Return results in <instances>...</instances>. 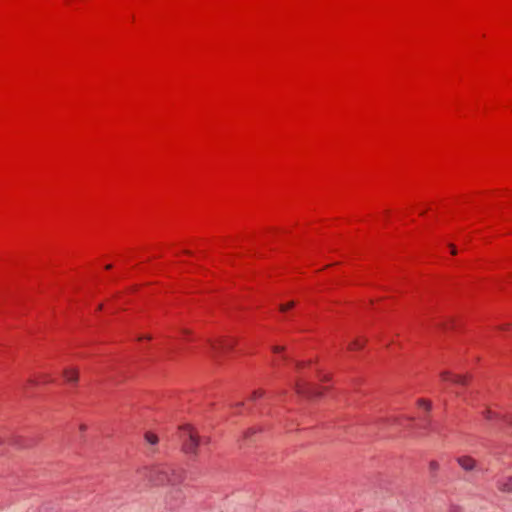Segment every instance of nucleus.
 I'll return each instance as SVG.
<instances>
[{
    "label": "nucleus",
    "instance_id": "1",
    "mask_svg": "<svg viewBox=\"0 0 512 512\" xmlns=\"http://www.w3.org/2000/svg\"><path fill=\"white\" fill-rule=\"evenodd\" d=\"M293 389L297 396L308 402H315L320 399L326 390L325 387L312 384L302 378H297L293 383Z\"/></svg>",
    "mask_w": 512,
    "mask_h": 512
},
{
    "label": "nucleus",
    "instance_id": "2",
    "mask_svg": "<svg viewBox=\"0 0 512 512\" xmlns=\"http://www.w3.org/2000/svg\"><path fill=\"white\" fill-rule=\"evenodd\" d=\"M149 480L155 485H178L180 478H170V467L166 465H157L149 472Z\"/></svg>",
    "mask_w": 512,
    "mask_h": 512
},
{
    "label": "nucleus",
    "instance_id": "3",
    "mask_svg": "<svg viewBox=\"0 0 512 512\" xmlns=\"http://www.w3.org/2000/svg\"><path fill=\"white\" fill-rule=\"evenodd\" d=\"M180 437L183 440V451L187 454L196 455L199 445V437L189 425L180 427Z\"/></svg>",
    "mask_w": 512,
    "mask_h": 512
},
{
    "label": "nucleus",
    "instance_id": "4",
    "mask_svg": "<svg viewBox=\"0 0 512 512\" xmlns=\"http://www.w3.org/2000/svg\"><path fill=\"white\" fill-rule=\"evenodd\" d=\"M62 376L68 384L76 385L80 378V371L77 367L63 369Z\"/></svg>",
    "mask_w": 512,
    "mask_h": 512
},
{
    "label": "nucleus",
    "instance_id": "5",
    "mask_svg": "<svg viewBox=\"0 0 512 512\" xmlns=\"http://www.w3.org/2000/svg\"><path fill=\"white\" fill-rule=\"evenodd\" d=\"M272 351H273V353L278 355L275 359H273V361L271 363V365L275 368L280 367L281 361H286L289 359L288 356L286 354H284V351H285L284 346L274 345L272 347Z\"/></svg>",
    "mask_w": 512,
    "mask_h": 512
},
{
    "label": "nucleus",
    "instance_id": "6",
    "mask_svg": "<svg viewBox=\"0 0 512 512\" xmlns=\"http://www.w3.org/2000/svg\"><path fill=\"white\" fill-rule=\"evenodd\" d=\"M457 462L466 471H471L476 467L475 460L469 456L458 457Z\"/></svg>",
    "mask_w": 512,
    "mask_h": 512
},
{
    "label": "nucleus",
    "instance_id": "7",
    "mask_svg": "<svg viewBox=\"0 0 512 512\" xmlns=\"http://www.w3.org/2000/svg\"><path fill=\"white\" fill-rule=\"evenodd\" d=\"M416 405L422 413H430L433 411L432 401L428 399L420 398L416 401Z\"/></svg>",
    "mask_w": 512,
    "mask_h": 512
},
{
    "label": "nucleus",
    "instance_id": "8",
    "mask_svg": "<svg viewBox=\"0 0 512 512\" xmlns=\"http://www.w3.org/2000/svg\"><path fill=\"white\" fill-rule=\"evenodd\" d=\"M365 343H366V339L356 338L348 344L347 348L350 351L360 350L364 347Z\"/></svg>",
    "mask_w": 512,
    "mask_h": 512
},
{
    "label": "nucleus",
    "instance_id": "9",
    "mask_svg": "<svg viewBox=\"0 0 512 512\" xmlns=\"http://www.w3.org/2000/svg\"><path fill=\"white\" fill-rule=\"evenodd\" d=\"M468 381H469L468 375L454 374L452 376V383L457 384V385L466 386L468 384Z\"/></svg>",
    "mask_w": 512,
    "mask_h": 512
},
{
    "label": "nucleus",
    "instance_id": "10",
    "mask_svg": "<svg viewBox=\"0 0 512 512\" xmlns=\"http://www.w3.org/2000/svg\"><path fill=\"white\" fill-rule=\"evenodd\" d=\"M210 345H211L212 350L215 352H217L219 349H230L233 346L232 343H230L226 340L220 341L219 346L214 342H210Z\"/></svg>",
    "mask_w": 512,
    "mask_h": 512
},
{
    "label": "nucleus",
    "instance_id": "11",
    "mask_svg": "<svg viewBox=\"0 0 512 512\" xmlns=\"http://www.w3.org/2000/svg\"><path fill=\"white\" fill-rule=\"evenodd\" d=\"M144 437H145V440L151 445H156L159 441L157 435H155L154 433H152L150 431L146 432Z\"/></svg>",
    "mask_w": 512,
    "mask_h": 512
},
{
    "label": "nucleus",
    "instance_id": "12",
    "mask_svg": "<svg viewBox=\"0 0 512 512\" xmlns=\"http://www.w3.org/2000/svg\"><path fill=\"white\" fill-rule=\"evenodd\" d=\"M170 478H180V483H181L184 478V471L177 470V469L170 467Z\"/></svg>",
    "mask_w": 512,
    "mask_h": 512
},
{
    "label": "nucleus",
    "instance_id": "13",
    "mask_svg": "<svg viewBox=\"0 0 512 512\" xmlns=\"http://www.w3.org/2000/svg\"><path fill=\"white\" fill-rule=\"evenodd\" d=\"M501 489L505 492H512V478L501 484Z\"/></svg>",
    "mask_w": 512,
    "mask_h": 512
},
{
    "label": "nucleus",
    "instance_id": "14",
    "mask_svg": "<svg viewBox=\"0 0 512 512\" xmlns=\"http://www.w3.org/2000/svg\"><path fill=\"white\" fill-rule=\"evenodd\" d=\"M265 395V390L263 389H256L251 394V399L256 400L258 398H262Z\"/></svg>",
    "mask_w": 512,
    "mask_h": 512
},
{
    "label": "nucleus",
    "instance_id": "15",
    "mask_svg": "<svg viewBox=\"0 0 512 512\" xmlns=\"http://www.w3.org/2000/svg\"><path fill=\"white\" fill-rule=\"evenodd\" d=\"M454 374H451L450 372L448 371H443L440 373V377L444 380V381H451L452 382V376Z\"/></svg>",
    "mask_w": 512,
    "mask_h": 512
},
{
    "label": "nucleus",
    "instance_id": "16",
    "mask_svg": "<svg viewBox=\"0 0 512 512\" xmlns=\"http://www.w3.org/2000/svg\"><path fill=\"white\" fill-rule=\"evenodd\" d=\"M294 306H295V302H294V301H290V302H288V303H287V304H285V305H281V306H280V310H281L282 312H285L286 310H288V309H290V308H292V307H294Z\"/></svg>",
    "mask_w": 512,
    "mask_h": 512
},
{
    "label": "nucleus",
    "instance_id": "17",
    "mask_svg": "<svg viewBox=\"0 0 512 512\" xmlns=\"http://www.w3.org/2000/svg\"><path fill=\"white\" fill-rule=\"evenodd\" d=\"M306 364H309V362H305V361H295V367L296 369L300 370L302 369L303 367H305Z\"/></svg>",
    "mask_w": 512,
    "mask_h": 512
},
{
    "label": "nucleus",
    "instance_id": "18",
    "mask_svg": "<svg viewBox=\"0 0 512 512\" xmlns=\"http://www.w3.org/2000/svg\"><path fill=\"white\" fill-rule=\"evenodd\" d=\"M429 467L432 471H436L439 468V464L436 461H431Z\"/></svg>",
    "mask_w": 512,
    "mask_h": 512
},
{
    "label": "nucleus",
    "instance_id": "19",
    "mask_svg": "<svg viewBox=\"0 0 512 512\" xmlns=\"http://www.w3.org/2000/svg\"><path fill=\"white\" fill-rule=\"evenodd\" d=\"M449 247L451 249V254L455 255L457 253L455 246L453 244H450Z\"/></svg>",
    "mask_w": 512,
    "mask_h": 512
},
{
    "label": "nucleus",
    "instance_id": "20",
    "mask_svg": "<svg viewBox=\"0 0 512 512\" xmlns=\"http://www.w3.org/2000/svg\"><path fill=\"white\" fill-rule=\"evenodd\" d=\"M509 327H510V324L507 323V324H503V325L499 326V329L507 330Z\"/></svg>",
    "mask_w": 512,
    "mask_h": 512
},
{
    "label": "nucleus",
    "instance_id": "21",
    "mask_svg": "<svg viewBox=\"0 0 512 512\" xmlns=\"http://www.w3.org/2000/svg\"><path fill=\"white\" fill-rule=\"evenodd\" d=\"M449 512H459V508L453 507V508H451V510Z\"/></svg>",
    "mask_w": 512,
    "mask_h": 512
},
{
    "label": "nucleus",
    "instance_id": "22",
    "mask_svg": "<svg viewBox=\"0 0 512 512\" xmlns=\"http://www.w3.org/2000/svg\"><path fill=\"white\" fill-rule=\"evenodd\" d=\"M112 266L109 264V265H106V269H110Z\"/></svg>",
    "mask_w": 512,
    "mask_h": 512
},
{
    "label": "nucleus",
    "instance_id": "23",
    "mask_svg": "<svg viewBox=\"0 0 512 512\" xmlns=\"http://www.w3.org/2000/svg\"><path fill=\"white\" fill-rule=\"evenodd\" d=\"M102 307H103V305H102V304H100V305L98 306V309H99V310H101V309H102Z\"/></svg>",
    "mask_w": 512,
    "mask_h": 512
}]
</instances>
